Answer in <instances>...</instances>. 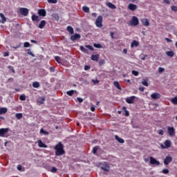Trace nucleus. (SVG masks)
Returning a JSON list of instances; mask_svg holds the SVG:
<instances>
[{
	"mask_svg": "<svg viewBox=\"0 0 177 177\" xmlns=\"http://www.w3.org/2000/svg\"><path fill=\"white\" fill-rule=\"evenodd\" d=\"M128 9H129V10H132V12H135V10L138 9V6L133 3H130L128 6Z\"/></svg>",
	"mask_w": 177,
	"mask_h": 177,
	"instance_id": "13",
	"label": "nucleus"
},
{
	"mask_svg": "<svg viewBox=\"0 0 177 177\" xmlns=\"http://www.w3.org/2000/svg\"><path fill=\"white\" fill-rule=\"evenodd\" d=\"M52 17L55 19V20H59V15L56 13L52 14Z\"/></svg>",
	"mask_w": 177,
	"mask_h": 177,
	"instance_id": "33",
	"label": "nucleus"
},
{
	"mask_svg": "<svg viewBox=\"0 0 177 177\" xmlns=\"http://www.w3.org/2000/svg\"><path fill=\"white\" fill-rule=\"evenodd\" d=\"M57 169H56V167H52L50 172L55 174V172H57Z\"/></svg>",
	"mask_w": 177,
	"mask_h": 177,
	"instance_id": "51",
	"label": "nucleus"
},
{
	"mask_svg": "<svg viewBox=\"0 0 177 177\" xmlns=\"http://www.w3.org/2000/svg\"><path fill=\"white\" fill-rule=\"evenodd\" d=\"M80 50H82V52H84V53H88V50L82 46H80Z\"/></svg>",
	"mask_w": 177,
	"mask_h": 177,
	"instance_id": "36",
	"label": "nucleus"
},
{
	"mask_svg": "<svg viewBox=\"0 0 177 177\" xmlns=\"http://www.w3.org/2000/svg\"><path fill=\"white\" fill-rule=\"evenodd\" d=\"M41 85L39 84V82H35L32 83V86L33 88H39Z\"/></svg>",
	"mask_w": 177,
	"mask_h": 177,
	"instance_id": "29",
	"label": "nucleus"
},
{
	"mask_svg": "<svg viewBox=\"0 0 177 177\" xmlns=\"http://www.w3.org/2000/svg\"><path fill=\"white\" fill-rule=\"evenodd\" d=\"M17 168L18 171H21V166L20 165H17Z\"/></svg>",
	"mask_w": 177,
	"mask_h": 177,
	"instance_id": "62",
	"label": "nucleus"
},
{
	"mask_svg": "<svg viewBox=\"0 0 177 177\" xmlns=\"http://www.w3.org/2000/svg\"><path fill=\"white\" fill-rule=\"evenodd\" d=\"M38 14L39 16H43V17H45V16H46V10L44 9L39 10Z\"/></svg>",
	"mask_w": 177,
	"mask_h": 177,
	"instance_id": "20",
	"label": "nucleus"
},
{
	"mask_svg": "<svg viewBox=\"0 0 177 177\" xmlns=\"http://www.w3.org/2000/svg\"><path fill=\"white\" fill-rule=\"evenodd\" d=\"M141 23L142 24V26H145V27H149V26H150V22H149V19L146 18L141 19Z\"/></svg>",
	"mask_w": 177,
	"mask_h": 177,
	"instance_id": "12",
	"label": "nucleus"
},
{
	"mask_svg": "<svg viewBox=\"0 0 177 177\" xmlns=\"http://www.w3.org/2000/svg\"><path fill=\"white\" fill-rule=\"evenodd\" d=\"M84 70H85V71H88V70H91V67L89 66H85Z\"/></svg>",
	"mask_w": 177,
	"mask_h": 177,
	"instance_id": "55",
	"label": "nucleus"
},
{
	"mask_svg": "<svg viewBox=\"0 0 177 177\" xmlns=\"http://www.w3.org/2000/svg\"><path fill=\"white\" fill-rule=\"evenodd\" d=\"M115 138L116 139V140H118V142H119V143H124V139L118 137V136H115Z\"/></svg>",
	"mask_w": 177,
	"mask_h": 177,
	"instance_id": "26",
	"label": "nucleus"
},
{
	"mask_svg": "<svg viewBox=\"0 0 177 177\" xmlns=\"http://www.w3.org/2000/svg\"><path fill=\"white\" fill-rule=\"evenodd\" d=\"M162 174H169V170L167 169H164L162 171Z\"/></svg>",
	"mask_w": 177,
	"mask_h": 177,
	"instance_id": "50",
	"label": "nucleus"
},
{
	"mask_svg": "<svg viewBox=\"0 0 177 177\" xmlns=\"http://www.w3.org/2000/svg\"><path fill=\"white\" fill-rule=\"evenodd\" d=\"M149 161L151 165H156V167H158V165H160V161L157 160L153 157H150Z\"/></svg>",
	"mask_w": 177,
	"mask_h": 177,
	"instance_id": "6",
	"label": "nucleus"
},
{
	"mask_svg": "<svg viewBox=\"0 0 177 177\" xmlns=\"http://www.w3.org/2000/svg\"><path fill=\"white\" fill-rule=\"evenodd\" d=\"M129 26H133L136 27V26H139V19L137 18L136 16H133L131 20L129 23Z\"/></svg>",
	"mask_w": 177,
	"mask_h": 177,
	"instance_id": "3",
	"label": "nucleus"
},
{
	"mask_svg": "<svg viewBox=\"0 0 177 177\" xmlns=\"http://www.w3.org/2000/svg\"><path fill=\"white\" fill-rule=\"evenodd\" d=\"M91 110L92 111H95V106H91Z\"/></svg>",
	"mask_w": 177,
	"mask_h": 177,
	"instance_id": "64",
	"label": "nucleus"
},
{
	"mask_svg": "<svg viewBox=\"0 0 177 177\" xmlns=\"http://www.w3.org/2000/svg\"><path fill=\"white\" fill-rule=\"evenodd\" d=\"M106 61L104 59H100L99 61V66H103L104 64H105Z\"/></svg>",
	"mask_w": 177,
	"mask_h": 177,
	"instance_id": "42",
	"label": "nucleus"
},
{
	"mask_svg": "<svg viewBox=\"0 0 177 177\" xmlns=\"http://www.w3.org/2000/svg\"><path fill=\"white\" fill-rule=\"evenodd\" d=\"M172 143L171 142V140H166L164 142V145L161 144L160 145V147L161 149H169V147H171Z\"/></svg>",
	"mask_w": 177,
	"mask_h": 177,
	"instance_id": "4",
	"label": "nucleus"
},
{
	"mask_svg": "<svg viewBox=\"0 0 177 177\" xmlns=\"http://www.w3.org/2000/svg\"><path fill=\"white\" fill-rule=\"evenodd\" d=\"M31 46V44H30L29 42L26 41L24 44V48H30Z\"/></svg>",
	"mask_w": 177,
	"mask_h": 177,
	"instance_id": "38",
	"label": "nucleus"
},
{
	"mask_svg": "<svg viewBox=\"0 0 177 177\" xmlns=\"http://www.w3.org/2000/svg\"><path fill=\"white\" fill-rule=\"evenodd\" d=\"M113 85L117 88V89H119L120 91H121V86H120V83L118 82L115 81L113 82Z\"/></svg>",
	"mask_w": 177,
	"mask_h": 177,
	"instance_id": "25",
	"label": "nucleus"
},
{
	"mask_svg": "<svg viewBox=\"0 0 177 177\" xmlns=\"http://www.w3.org/2000/svg\"><path fill=\"white\" fill-rule=\"evenodd\" d=\"M94 47L97 48V49H102L103 46H102V44H94Z\"/></svg>",
	"mask_w": 177,
	"mask_h": 177,
	"instance_id": "35",
	"label": "nucleus"
},
{
	"mask_svg": "<svg viewBox=\"0 0 177 177\" xmlns=\"http://www.w3.org/2000/svg\"><path fill=\"white\" fill-rule=\"evenodd\" d=\"M38 103H39V104H44V102H45V98L44 97H39L37 100Z\"/></svg>",
	"mask_w": 177,
	"mask_h": 177,
	"instance_id": "28",
	"label": "nucleus"
},
{
	"mask_svg": "<svg viewBox=\"0 0 177 177\" xmlns=\"http://www.w3.org/2000/svg\"><path fill=\"white\" fill-rule=\"evenodd\" d=\"M0 17H1L0 23H2V24H5V23H6V17H5V15H3V13H0Z\"/></svg>",
	"mask_w": 177,
	"mask_h": 177,
	"instance_id": "17",
	"label": "nucleus"
},
{
	"mask_svg": "<svg viewBox=\"0 0 177 177\" xmlns=\"http://www.w3.org/2000/svg\"><path fill=\"white\" fill-rule=\"evenodd\" d=\"M32 21H38V16L32 15Z\"/></svg>",
	"mask_w": 177,
	"mask_h": 177,
	"instance_id": "39",
	"label": "nucleus"
},
{
	"mask_svg": "<svg viewBox=\"0 0 177 177\" xmlns=\"http://www.w3.org/2000/svg\"><path fill=\"white\" fill-rule=\"evenodd\" d=\"M19 12L22 16H27L28 15V8H19Z\"/></svg>",
	"mask_w": 177,
	"mask_h": 177,
	"instance_id": "11",
	"label": "nucleus"
},
{
	"mask_svg": "<svg viewBox=\"0 0 177 177\" xmlns=\"http://www.w3.org/2000/svg\"><path fill=\"white\" fill-rule=\"evenodd\" d=\"M3 56H4V57H7V56H9V53L8 52H5L3 53Z\"/></svg>",
	"mask_w": 177,
	"mask_h": 177,
	"instance_id": "58",
	"label": "nucleus"
},
{
	"mask_svg": "<svg viewBox=\"0 0 177 177\" xmlns=\"http://www.w3.org/2000/svg\"><path fill=\"white\" fill-rule=\"evenodd\" d=\"M100 168L102 171H105L106 172H109V171H110V166L106 162L102 163Z\"/></svg>",
	"mask_w": 177,
	"mask_h": 177,
	"instance_id": "5",
	"label": "nucleus"
},
{
	"mask_svg": "<svg viewBox=\"0 0 177 177\" xmlns=\"http://www.w3.org/2000/svg\"><path fill=\"white\" fill-rule=\"evenodd\" d=\"M66 94L68 95V96H73V95H74V90L67 91Z\"/></svg>",
	"mask_w": 177,
	"mask_h": 177,
	"instance_id": "40",
	"label": "nucleus"
},
{
	"mask_svg": "<svg viewBox=\"0 0 177 177\" xmlns=\"http://www.w3.org/2000/svg\"><path fill=\"white\" fill-rule=\"evenodd\" d=\"M139 91H140V92H143L145 91V87L143 86L139 87Z\"/></svg>",
	"mask_w": 177,
	"mask_h": 177,
	"instance_id": "60",
	"label": "nucleus"
},
{
	"mask_svg": "<svg viewBox=\"0 0 177 177\" xmlns=\"http://www.w3.org/2000/svg\"><path fill=\"white\" fill-rule=\"evenodd\" d=\"M46 24V21L45 20H42L39 24V28H44Z\"/></svg>",
	"mask_w": 177,
	"mask_h": 177,
	"instance_id": "24",
	"label": "nucleus"
},
{
	"mask_svg": "<svg viewBox=\"0 0 177 177\" xmlns=\"http://www.w3.org/2000/svg\"><path fill=\"white\" fill-rule=\"evenodd\" d=\"M167 132L169 136H175V129L172 127H167Z\"/></svg>",
	"mask_w": 177,
	"mask_h": 177,
	"instance_id": "10",
	"label": "nucleus"
},
{
	"mask_svg": "<svg viewBox=\"0 0 177 177\" xmlns=\"http://www.w3.org/2000/svg\"><path fill=\"white\" fill-rule=\"evenodd\" d=\"M171 10L173 11V12H177V7L176 6H172L171 7Z\"/></svg>",
	"mask_w": 177,
	"mask_h": 177,
	"instance_id": "46",
	"label": "nucleus"
},
{
	"mask_svg": "<svg viewBox=\"0 0 177 177\" xmlns=\"http://www.w3.org/2000/svg\"><path fill=\"white\" fill-rule=\"evenodd\" d=\"M131 74H133V75H135V77H138V75H139V72L136 71H132Z\"/></svg>",
	"mask_w": 177,
	"mask_h": 177,
	"instance_id": "43",
	"label": "nucleus"
},
{
	"mask_svg": "<svg viewBox=\"0 0 177 177\" xmlns=\"http://www.w3.org/2000/svg\"><path fill=\"white\" fill-rule=\"evenodd\" d=\"M103 17L102 15H100L97 17V18L95 20V26L98 28H102L103 27Z\"/></svg>",
	"mask_w": 177,
	"mask_h": 177,
	"instance_id": "2",
	"label": "nucleus"
},
{
	"mask_svg": "<svg viewBox=\"0 0 177 177\" xmlns=\"http://www.w3.org/2000/svg\"><path fill=\"white\" fill-rule=\"evenodd\" d=\"M85 46H86V48H88V49H89L90 50H93V47H92V46L86 45Z\"/></svg>",
	"mask_w": 177,
	"mask_h": 177,
	"instance_id": "52",
	"label": "nucleus"
},
{
	"mask_svg": "<svg viewBox=\"0 0 177 177\" xmlns=\"http://www.w3.org/2000/svg\"><path fill=\"white\" fill-rule=\"evenodd\" d=\"M6 113H8V108H1L0 109V115H1V114H6Z\"/></svg>",
	"mask_w": 177,
	"mask_h": 177,
	"instance_id": "22",
	"label": "nucleus"
},
{
	"mask_svg": "<svg viewBox=\"0 0 177 177\" xmlns=\"http://www.w3.org/2000/svg\"><path fill=\"white\" fill-rule=\"evenodd\" d=\"M171 102L173 104H177V96L171 98Z\"/></svg>",
	"mask_w": 177,
	"mask_h": 177,
	"instance_id": "32",
	"label": "nucleus"
},
{
	"mask_svg": "<svg viewBox=\"0 0 177 177\" xmlns=\"http://www.w3.org/2000/svg\"><path fill=\"white\" fill-rule=\"evenodd\" d=\"M19 99H20V100H22V101L26 100V95H20Z\"/></svg>",
	"mask_w": 177,
	"mask_h": 177,
	"instance_id": "48",
	"label": "nucleus"
},
{
	"mask_svg": "<svg viewBox=\"0 0 177 177\" xmlns=\"http://www.w3.org/2000/svg\"><path fill=\"white\" fill-rule=\"evenodd\" d=\"M81 38V35L78 33H76L71 37V41H76V39H80Z\"/></svg>",
	"mask_w": 177,
	"mask_h": 177,
	"instance_id": "15",
	"label": "nucleus"
},
{
	"mask_svg": "<svg viewBox=\"0 0 177 177\" xmlns=\"http://www.w3.org/2000/svg\"><path fill=\"white\" fill-rule=\"evenodd\" d=\"M100 57V55L99 54L92 55L91 60H93V62H97V60H99Z\"/></svg>",
	"mask_w": 177,
	"mask_h": 177,
	"instance_id": "18",
	"label": "nucleus"
},
{
	"mask_svg": "<svg viewBox=\"0 0 177 177\" xmlns=\"http://www.w3.org/2000/svg\"><path fill=\"white\" fill-rule=\"evenodd\" d=\"M97 149H99L98 147H94L93 148V154H96V153H97Z\"/></svg>",
	"mask_w": 177,
	"mask_h": 177,
	"instance_id": "45",
	"label": "nucleus"
},
{
	"mask_svg": "<svg viewBox=\"0 0 177 177\" xmlns=\"http://www.w3.org/2000/svg\"><path fill=\"white\" fill-rule=\"evenodd\" d=\"M15 117L17 118V120H21V118H23V113H17L15 115Z\"/></svg>",
	"mask_w": 177,
	"mask_h": 177,
	"instance_id": "30",
	"label": "nucleus"
},
{
	"mask_svg": "<svg viewBox=\"0 0 177 177\" xmlns=\"http://www.w3.org/2000/svg\"><path fill=\"white\" fill-rule=\"evenodd\" d=\"M48 3H57V0H48Z\"/></svg>",
	"mask_w": 177,
	"mask_h": 177,
	"instance_id": "47",
	"label": "nucleus"
},
{
	"mask_svg": "<svg viewBox=\"0 0 177 177\" xmlns=\"http://www.w3.org/2000/svg\"><path fill=\"white\" fill-rule=\"evenodd\" d=\"M139 45H140L139 41L136 40H133L131 44V48H138Z\"/></svg>",
	"mask_w": 177,
	"mask_h": 177,
	"instance_id": "16",
	"label": "nucleus"
},
{
	"mask_svg": "<svg viewBox=\"0 0 177 177\" xmlns=\"http://www.w3.org/2000/svg\"><path fill=\"white\" fill-rule=\"evenodd\" d=\"M140 57L141 60H146V57H147V55H144V54H141L140 55Z\"/></svg>",
	"mask_w": 177,
	"mask_h": 177,
	"instance_id": "44",
	"label": "nucleus"
},
{
	"mask_svg": "<svg viewBox=\"0 0 177 177\" xmlns=\"http://www.w3.org/2000/svg\"><path fill=\"white\" fill-rule=\"evenodd\" d=\"M26 52H27L28 55H30L32 57H35V55L31 52L30 49L26 50Z\"/></svg>",
	"mask_w": 177,
	"mask_h": 177,
	"instance_id": "34",
	"label": "nucleus"
},
{
	"mask_svg": "<svg viewBox=\"0 0 177 177\" xmlns=\"http://www.w3.org/2000/svg\"><path fill=\"white\" fill-rule=\"evenodd\" d=\"M165 39V41H167V42H172V39H171L168 37H166Z\"/></svg>",
	"mask_w": 177,
	"mask_h": 177,
	"instance_id": "57",
	"label": "nucleus"
},
{
	"mask_svg": "<svg viewBox=\"0 0 177 177\" xmlns=\"http://www.w3.org/2000/svg\"><path fill=\"white\" fill-rule=\"evenodd\" d=\"M9 132V129H0V137L1 138H5L6 136V134Z\"/></svg>",
	"mask_w": 177,
	"mask_h": 177,
	"instance_id": "7",
	"label": "nucleus"
},
{
	"mask_svg": "<svg viewBox=\"0 0 177 177\" xmlns=\"http://www.w3.org/2000/svg\"><path fill=\"white\" fill-rule=\"evenodd\" d=\"M106 6H108V8H110V9H117L115 5L113 4L111 2H106Z\"/></svg>",
	"mask_w": 177,
	"mask_h": 177,
	"instance_id": "21",
	"label": "nucleus"
},
{
	"mask_svg": "<svg viewBox=\"0 0 177 177\" xmlns=\"http://www.w3.org/2000/svg\"><path fill=\"white\" fill-rule=\"evenodd\" d=\"M163 71H165V69L164 68H158V73H160V74H161V73H163Z\"/></svg>",
	"mask_w": 177,
	"mask_h": 177,
	"instance_id": "49",
	"label": "nucleus"
},
{
	"mask_svg": "<svg viewBox=\"0 0 177 177\" xmlns=\"http://www.w3.org/2000/svg\"><path fill=\"white\" fill-rule=\"evenodd\" d=\"M40 133H43V135H49V133L48 131H46L45 130H44V129H41L40 130Z\"/></svg>",
	"mask_w": 177,
	"mask_h": 177,
	"instance_id": "41",
	"label": "nucleus"
},
{
	"mask_svg": "<svg viewBox=\"0 0 177 177\" xmlns=\"http://www.w3.org/2000/svg\"><path fill=\"white\" fill-rule=\"evenodd\" d=\"M158 134H159V135H164V131H162V130H159V131H158Z\"/></svg>",
	"mask_w": 177,
	"mask_h": 177,
	"instance_id": "59",
	"label": "nucleus"
},
{
	"mask_svg": "<svg viewBox=\"0 0 177 177\" xmlns=\"http://www.w3.org/2000/svg\"><path fill=\"white\" fill-rule=\"evenodd\" d=\"M54 149L56 156H63V154H64V149H63V144H62V142H59L55 145Z\"/></svg>",
	"mask_w": 177,
	"mask_h": 177,
	"instance_id": "1",
	"label": "nucleus"
},
{
	"mask_svg": "<svg viewBox=\"0 0 177 177\" xmlns=\"http://www.w3.org/2000/svg\"><path fill=\"white\" fill-rule=\"evenodd\" d=\"M77 100L79 102V103H82V102H84V100L81 97H77Z\"/></svg>",
	"mask_w": 177,
	"mask_h": 177,
	"instance_id": "53",
	"label": "nucleus"
},
{
	"mask_svg": "<svg viewBox=\"0 0 177 177\" xmlns=\"http://www.w3.org/2000/svg\"><path fill=\"white\" fill-rule=\"evenodd\" d=\"M172 162V157L171 156H167L164 160L165 165H169Z\"/></svg>",
	"mask_w": 177,
	"mask_h": 177,
	"instance_id": "9",
	"label": "nucleus"
},
{
	"mask_svg": "<svg viewBox=\"0 0 177 177\" xmlns=\"http://www.w3.org/2000/svg\"><path fill=\"white\" fill-rule=\"evenodd\" d=\"M37 143H38L39 147H43L44 149H46V147H48V145L44 144V142H42V140H39L37 141Z\"/></svg>",
	"mask_w": 177,
	"mask_h": 177,
	"instance_id": "19",
	"label": "nucleus"
},
{
	"mask_svg": "<svg viewBox=\"0 0 177 177\" xmlns=\"http://www.w3.org/2000/svg\"><path fill=\"white\" fill-rule=\"evenodd\" d=\"M165 3H167V5H169L171 3V1L169 0H162Z\"/></svg>",
	"mask_w": 177,
	"mask_h": 177,
	"instance_id": "54",
	"label": "nucleus"
},
{
	"mask_svg": "<svg viewBox=\"0 0 177 177\" xmlns=\"http://www.w3.org/2000/svg\"><path fill=\"white\" fill-rule=\"evenodd\" d=\"M82 10L85 12V13H89V7L88 6H83Z\"/></svg>",
	"mask_w": 177,
	"mask_h": 177,
	"instance_id": "31",
	"label": "nucleus"
},
{
	"mask_svg": "<svg viewBox=\"0 0 177 177\" xmlns=\"http://www.w3.org/2000/svg\"><path fill=\"white\" fill-rule=\"evenodd\" d=\"M135 99H136V97L133 95V96L126 98V102L129 104H132L135 102Z\"/></svg>",
	"mask_w": 177,
	"mask_h": 177,
	"instance_id": "8",
	"label": "nucleus"
},
{
	"mask_svg": "<svg viewBox=\"0 0 177 177\" xmlns=\"http://www.w3.org/2000/svg\"><path fill=\"white\" fill-rule=\"evenodd\" d=\"M67 31H68V32H70V34H74V29L71 26L67 27Z\"/></svg>",
	"mask_w": 177,
	"mask_h": 177,
	"instance_id": "27",
	"label": "nucleus"
},
{
	"mask_svg": "<svg viewBox=\"0 0 177 177\" xmlns=\"http://www.w3.org/2000/svg\"><path fill=\"white\" fill-rule=\"evenodd\" d=\"M141 83L144 85V86H149V83H147V80H142Z\"/></svg>",
	"mask_w": 177,
	"mask_h": 177,
	"instance_id": "37",
	"label": "nucleus"
},
{
	"mask_svg": "<svg viewBox=\"0 0 177 177\" xmlns=\"http://www.w3.org/2000/svg\"><path fill=\"white\" fill-rule=\"evenodd\" d=\"M55 60L57 63H60V58L59 57H55Z\"/></svg>",
	"mask_w": 177,
	"mask_h": 177,
	"instance_id": "56",
	"label": "nucleus"
},
{
	"mask_svg": "<svg viewBox=\"0 0 177 177\" xmlns=\"http://www.w3.org/2000/svg\"><path fill=\"white\" fill-rule=\"evenodd\" d=\"M123 53H124L125 55H127V53H128V50L127 48L123 49Z\"/></svg>",
	"mask_w": 177,
	"mask_h": 177,
	"instance_id": "63",
	"label": "nucleus"
},
{
	"mask_svg": "<svg viewBox=\"0 0 177 177\" xmlns=\"http://www.w3.org/2000/svg\"><path fill=\"white\" fill-rule=\"evenodd\" d=\"M151 99H153V100H156L157 99H160L161 97V95L158 93H153L151 95Z\"/></svg>",
	"mask_w": 177,
	"mask_h": 177,
	"instance_id": "14",
	"label": "nucleus"
},
{
	"mask_svg": "<svg viewBox=\"0 0 177 177\" xmlns=\"http://www.w3.org/2000/svg\"><path fill=\"white\" fill-rule=\"evenodd\" d=\"M124 113H125L126 117H128L129 115V111H128L127 110H125Z\"/></svg>",
	"mask_w": 177,
	"mask_h": 177,
	"instance_id": "61",
	"label": "nucleus"
},
{
	"mask_svg": "<svg viewBox=\"0 0 177 177\" xmlns=\"http://www.w3.org/2000/svg\"><path fill=\"white\" fill-rule=\"evenodd\" d=\"M166 55L169 57H174L175 53H174V51H172V50H169V51L166 52Z\"/></svg>",
	"mask_w": 177,
	"mask_h": 177,
	"instance_id": "23",
	"label": "nucleus"
}]
</instances>
